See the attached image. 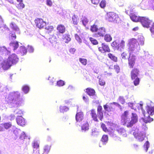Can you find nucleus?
<instances>
[{
    "mask_svg": "<svg viewBox=\"0 0 154 154\" xmlns=\"http://www.w3.org/2000/svg\"><path fill=\"white\" fill-rule=\"evenodd\" d=\"M128 45L129 52V57L128 58V65L130 68H133L135 63L136 57L132 55L131 53H135L140 50V47L137 39L134 38L129 39L128 41Z\"/></svg>",
    "mask_w": 154,
    "mask_h": 154,
    "instance_id": "f257e3e1",
    "label": "nucleus"
},
{
    "mask_svg": "<svg viewBox=\"0 0 154 154\" xmlns=\"http://www.w3.org/2000/svg\"><path fill=\"white\" fill-rule=\"evenodd\" d=\"M20 93L18 91L11 92L7 98V102L11 107H18L21 105L22 100L20 98Z\"/></svg>",
    "mask_w": 154,
    "mask_h": 154,
    "instance_id": "f03ea898",
    "label": "nucleus"
},
{
    "mask_svg": "<svg viewBox=\"0 0 154 154\" xmlns=\"http://www.w3.org/2000/svg\"><path fill=\"white\" fill-rule=\"evenodd\" d=\"M129 112L125 111L122 115V122L123 123V125H125L128 128L131 127L138 121L137 115L135 113H132L131 120L129 118Z\"/></svg>",
    "mask_w": 154,
    "mask_h": 154,
    "instance_id": "7ed1b4c3",
    "label": "nucleus"
},
{
    "mask_svg": "<svg viewBox=\"0 0 154 154\" xmlns=\"http://www.w3.org/2000/svg\"><path fill=\"white\" fill-rule=\"evenodd\" d=\"M144 117H142L141 119L145 123H150L153 121V119L150 117V115L152 116L154 114V106H148L147 109V112L145 113V111L143 110V104H140Z\"/></svg>",
    "mask_w": 154,
    "mask_h": 154,
    "instance_id": "20e7f679",
    "label": "nucleus"
},
{
    "mask_svg": "<svg viewBox=\"0 0 154 154\" xmlns=\"http://www.w3.org/2000/svg\"><path fill=\"white\" fill-rule=\"evenodd\" d=\"M139 72V70L137 68L133 69L131 72V79L132 80H134L133 83L135 86L138 85L140 82V79L138 77Z\"/></svg>",
    "mask_w": 154,
    "mask_h": 154,
    "instance_id": "39448f33",
    "label": "nucleus"
},
{
    "mask_svg": "<svg viewBox=\"0 0 154 154\" xmlns=\"http://www.w3.org/2000/svg\"><path fill=\"white\" fill-rule=\"evenodd\" d=\"M111 46L115 49L120 51H122L125 46V41L123 39L120 40L118 43L116 41L113 42L111 44Z\"/></svg>",
    "mask_w": 154,
    "mask_h": 154,
    "instance_id": "423d86ee",
    "label": "nucleus"
},
{
    "mask_svg": "<svg viewBox=\"0 0 154 154\" xmlns=\"http://www.w3.org/2000/svg\"><path fill=\"white\" fill-rule=\"evenodd\" d=\"M106 20L110 22H117L119 20L118 15L113 12H109L107 14L106 17Z\"/></svg>",
    "mask_w": 154,
    "mask_h": 154,
    "instance_id": "0eeeda50",
    "label": "nucleus"
},
{
    "mask_svg": "<svg viewBox=\"0 0 154 154\" xmlns=\"http://www.w3.org/2000/svg\"><path fill=\"white\" fill-rule=\"evenodd\" d=\"M139 22H140L143 26L144 27L148 28L151 24L152 21L147 18L144 17H141L140 18Z\"/></svg>",
    "mask_w": 154,
    "mask_h": 154,
    "instance_id": "6e6552de",
    "label": "nucleus"
},
{
    "mask_svg": "<svg viewBox=\"0 0 154 154\" xmlns=\"http://www.w3.org/2000/svg\"><path fill=\"white\" fill-rule=\"evenodd\" d=\"M7 59L12 65L16 64L19 60L17 55L15 54L10 55Z\"/></svg>",
    "mask_w": 154,
    "mask_h": 154,
    "instance_id": "1a4fd4ad",
    "label": "nucleus"
},
{
    "mask_svg": "<svg viewBox=\"0 0 154 154\" xmlns=\"http://www.w3.org/2000/svg\"><path fill=\"white\" fill-rule=\"evenodd\" d=\"M133 134L135 137L139 141H142L144 139L145 137V134L143 132H139L136 133L133 132Z\"/></svg>",
    "mask_w": 154,
    "mask_h": 154,
    "instance_id": "9d476101",
    "label": "nucleus"
},
{
    "mask_svg": "<svg viewBox=\"0 0 154 154\" xmlns=\"http://www.w3.org/2000/svg\"><path fill=\"white\" fill-rule=\"evenodd\" d=\"M120 134L122 135L124 137H126L127 136V134L126 133V131L123 128L115 126L114 128Z\"/></svg>",
    "mask_w": 154,
    "mask_h": 154,
    "instance_id": "9b49d317",
    "label": "nucleus"
},
{
    "mask_svg": "<svg viewBox=\"0 0 154 154\" xmlns=\"http://www.w3.org/2000/svg\"><path fill=\"white\" fill-rule=\"evenodd\" d=\"M35 22L37 26L39 28H43L45 26L46 23L40 18H38L35 20Z\"/></svg>",
    "mask_w": 154,
    "mask_h": 154,
    "instance_id": "f8f14e48",
    "label": "nucleus"
},
{
    "mask_svg": "<svg viewBox=\"0 0 154 154\" xmlns=\"http://www.w3.org/2000/svg\"><path fill=\"white\" fill-rule=\"evenodd\" d=\"M1 65V68L2 67L4 70H7L10 68L12 65L11 63H10L9 61L6 59L4 60Z\"/></svg>",
    "mask_w": 154,
    "mask_h": 154,
    "instance_id": "ddd939ff",
    "label": "nucleus"
},
{
    "mask_svg": "<svg viewBox=\"0 0 154 154\" xmlns=\"http://www.w3.org/2000/svg\"><path fill=\"white\" fill-rule=\"evenodd\" d=\"M89 125L88 122L86 121H83L81 125V130L82 132H86L89 129Z\"/></svg>",
    "mask_w": 154,
    "mask_h": 154,
    "instance_id": "4468645a",
    "label": "nucleus"
},
{
    "mask_svg": "<svg viewBox=\"0 0 154 154\" xmlns=\"http://www.w3.org/2000/svg\"><path fill=\"white\" fill-rule=\"evenodd\" d=\"M98 49L100 51L103 53L109 52L110 50L108 46L104 43H102L101 47H99Z\"/></svg>",
    "mask_w": 154,
    "mask_h": 154,
    "instance_id": "2eb2a0df",
    "label": "nucleus"
},
{
    "mask_svg": "<svg viewBox=\"0 0 154 154\" xmlns=\"http://www.w3.org/2000/svg\"><path fill=\"white\" fill-rule=\"evenodd\" d=\"M86 92L91 98L96 99L97 97L95 94V91L94 89L90 88H88L86 90Z\"/></svg>",
    "mask_w": 154,
    "mask_h": 154,
    "instance_id": "dca6fc26",
    "label": "nucleus"
},
{
    "mask_svg": "<svg viewBox=\"0 0 154 154\" xmlns=\"http://www.w3.org/2000/svg\"><path fill=\"white\" fill-rule=\"evenodd\" d=\"M0 28H1V31L2 33L4 32L5 31H8V28L6 25L4 24V22L2 17L0 16Z\"/></svg>",
    "mask_w": 154,
    "mask_h": 154,
    "instance_id": "f3484780",
    "label": "nucleus"
},
{
    "mask_svg": "<svg viewBox=\"0 0 154 154\" xmlns=\"http://www.w3.org/2000/svg\"><path fill=\"white\" fill-rule=\"evenodd\" d=\"M16 122L18 125L21 126H24L26 124L25 119L21 116H17L16 118Z\"/></svg>",
    "mask_w": 154,
    "mask_h": 154,
    "instance_id": "a211bd4d",
    "label": "nucleus"
},
{
    "mask_svg": "<svg viewBox=\"0 0 154 154\" xmlns=\"http://www.w3.org/2000/svg\"><path fill=\"white\" fill-rule=\"evenodd\" d=\"M131 20L134 22H137L140 21L141 17L137 15L136 13H131L129 15Z\"/></svg>",
    "mask_w": 154,
    "mask_h": 154,
    "instance_id": "6ab92c4d",
    "label": "nucleus"
},
{
    "mask_svg": "<svg viewBox=\"0 0 154 154\" xmlns=\"http://www.w3.org/2000/svg\"><path fill=\"white\" fill-rule=\"evenodd\" d=\"M75 119L77 122H80L84 119V115L82 112H77L75 116Z\"/></svg>",
    "mask_w": 154,
    "mask_h": 154,
    "instance_id": "aec40b11",
    "label": "nucleus"
},
{
    "mask_svg": "<svg viewBox=\"0 0 154 154\" xmlns=\"http://www.w3.org/2000/svg\"><path fill=\"white\" fill-rule=\"evenodd\" d=\"M106 32V30L105 28L104 27H100L98 29V32L97 33V36H104L105 33Z\"/></svg>",
    "mask_w": 154,
    "mask_h": 154,
    "instance_id": "412c9836",
    "label": "nucleus"
},
{
    "mask_svg": "<svg viewBox=\"0 0 154 154\" xmlns=\"http://www.w3.org/2000/svg\"><path fill=\"white\" fill-rule=\"evenodd\" d=\"M10 53V51L8 50L5 46L0 47V54H8Z\"/></svg>",
    "mask_w": 154,
    "mask_h": 154,
    "instance_id": "4be33fe9",
    "label": "nucleus"
},
{
    "mask_svg": "<svg viewBox=\"0 0 154 154\" xmlns=\"http://www.w3.org/2000/svg\"><path fill=\"white\" fill-rule=\"evenodd\" d=\"M10 45L11 47L13 48V49L14 51L19 47L18 42L17 41L12 42L10 43Z\"/></svg>",
    "mask_w": 154,
    "mask_h": 154,
    "instance_id": "5701e85b",
    "label": "nucleus"
},
{
    "mask_svg": "<svg viewBox=\"0 0 154 154\" xmlns=\"http://www.w3.org/2000/svg\"><path fill=\"white\" fill-rule=\"evenodd\" d=\"M10 27L13 30L17 32L18 33H20L19 29L14 23H11L10 24Z\"/></svg>",
    "mask_w": 154,
    "mask_h": 154,
    "instance_id": "b1692460",
    "label": "nucleus"
},
{
    "mask_svg": "<svg viewBox=\"0 0 154 154\" xmlns=\"http://www.w3.org/2000/svg\"><path fill=\"white\" fill-rule=\"evenodd\" d=\"M108 137L107 135H104L103 136L101 140V141L103 145H105L108 142Z\"/></svg>",
    "mask_w": 154,
    "mask_h": 154,
    "instance_id": "393cba45",
    "label": "nucleus"
},
{
    "mask_svg": "<svg viewBox=\"0 0 154 154\" xmlns=\"http://www.w3.org/2000/svg\"><path fill=\"white\" fill-rule=\"evenodd\" d=\"M90 114L94 121L96 122L98 121L97 116L94 110L93 109L91 110L90 111Z\"/></svg>",
    "mask_w": 154,
    "mask_h": 154,
    "instance_id": "a878e982",
    "label": "nucleus"
},
{
    "mask_svg": "<svg viewBox=\"0 0 154 154\" xmlns=\"http://www.w3.org/2000/svg\"><path fill=\"white\" fill-rule=\"evenodd\" d=\"M27 52L26 49L23 46H21L20 47L19 51L18 52V53L22 55H23L25 54Z\"/></svg>",
    "mask_w": 154,
    "mask_h": 154,
    "instance_id": "bb28decb",
    "label": "nucleus"
},
{
    "mask_svg": "<svg viewBox=\"0 0 154 154\" xmlns=\"http://www.w3.org/2000/svg\"><path fill=\"white\" fill-rule=\"evenodd\" d=\"M108 132L109 135L111 137L114 138H116L115 140H120V138L117 137L116 135L115 134L114 131H107Z\"/></svg>",
    "mask_w": 154,
    "mask_h": 154,
    "instance_id": "cd10ccee",
    "label": "nucleus"
},
{
    "mask_svg": "<svg viewBox=\"0 0 154 154\" xmlns=\"http://www.w3.org/2000/svg\"><path fill=\"white\" fill-rule=\"evenodd\" d=\"M57 30L60 33H63L65 31V28L64 26L62 25H59L57 28Z\"/></svg>",
    "mask_w": 154,
    "mask_h": 154,
    "instance_id": "c85d7f7f",
    "label": "nucleus"
},
{
    "mask_svg": "<svg viewBox=\"0 0 154 154\" xmlns=\"http://www.w3.org/2000/svg\"><path fill=\"white\" fill-rule=\"evenodd\" d=\"M63 37L64 42L66 43H68L71 40L69 35L68 34L63 35Z\"/></svg>",
    "mask_w": 154,
    "mask_h": 154,
    "instance_id": "c756f323",
    "label": "nucleus"
},
{
    "mask_svg": "<svg viewBox=\"0 0 154 154\" xmlns=\"http://www.w3.org/2000/svg\"><path fill=\"white\" fill-rule=\"evenodd\" d=\"M138 40L141 45H144V38L142 35H139L138 36Z\"/></svg>",
    "mask_w": 154,
    "mask_h": 154,
    "instance_id": "7c9ffc66",
    "label": "nucleus"
},
{
    "mask_svg": "<svg viewBox=\"0 0 154 154\" xmlns=\"http://www.w3.org/2000/svg\"><path fill=\"white\" fill-rule=\"evenodd\" d=\"M149 146V143L148 141H146L143 146V149L146 152H147Z\"/></svg>",
    "mask_w": 154,
    "mask_h": 154,
    "instance_id": "2f4dec72",
    "label": "nucleus"
},
{
    "mask_svg": "<svg viewBox=\"0 0 154 154\" xmlns=\"http://www.w3.org/2000/svg\"><path fill=\"white\" fill-rule=\"evenodd\" d=\"M98 29V27L96 25V23H95L92 26H91L90 30L92 32H96Z\"/></svg>",
    "mask_w": 154,
    "mask_h": 154,
    "instance_id": "473e14b6",
    "label": "nucleus"
},
{
    "mask_svg": "<svg viewBox=\"0 0 154 154\" xmlns=\"http://www.w3.org/2000/svg\"><path fill=\"white\" fill-rule=\"evenodd\" d=\"M108 55V57L111 60L115 62L117 61V58L113 54L111 53H109Z\"/></svg>",
    "mask_w": 154,
    "mask_h": 154,
    "instance_id": "72a5a7b5",
    "label": "nucleus"
},
{
    "mask_svg": "<svg viewBox=\"0 0 154 154\" xmlns=\"http://www.w3.org/2000/svg\"><path fill=\"white\" fill-rule=\"evenodd\" d=\"M60 111L61 112H66L69 110V108L66 106H60Z\"/></svg>",
    "mask_w": 154,
    "mask_h": 154,
    "instance_id": "f704fd0d",
    "label": "nucleus"
},
{
    "mask_svg": "<svg viewBox=\"0 0 154 154\" xmlns=\"http://www.w3.org/2000/svg\"><path fill=\"white\" fill-rule=\"evenodd\" d=\"M104 36V39L106 42H110L112 40V38L109 34H106Z\"/></svg>",
    "mask_w": 154,
    "mask_h": 154,
    "instance_id": "c9c22d12",
    "label": "nucleus"
},
{
    "mask_svg": "<svg viewBox=\"0 0 154 154\" xmlns=\"http://www.w3.org/2000/svg\"><path fill=\"white\" fill-rule=\"evenodd\" d=\"M29 87L27 85H24L22 88V91L25 94H27L29 92Z\"/></svg>",
    "mask_w": 154,
    "mask_h": 154,
    "instance_id": "e433bc0d",
    "label": "nucleus"
},
{
    "mask_svg": "<svg viewBox=\"0 0 154 154\" xmlns=\"http://www.w3.org/2000/svg\"><path fill=\"white\" fill-rule=\"evenodd\" d=\"M14 113H15V115L18 116H21L23 113L22 111L18 109H16L14 111Z\"/></svg>",
    "mask_w": 154,
    "mask_h": 154,
    "instance_id": "4c0bfd02",
    "label": "nucleus"
},
{
    "mask_svg": "<svg viewBox=\"0 0 154 154\" xmlns=\"http://www.w3.org/2000/svg\"><path fill=\"white\" fill-rule=\"evenodd\" d=\"M51 146L48 145H46L44 147V152L43 154H48V153L49 151Z\"/></svg>",
    "mask_w": 154,
    "mask_h": 154,
    "instance_id": "58836bf2",
    "label": "nucleus"
},
{
    "mask_svg": "<svg viewBox=\"0 0 154 154\" xmlns=\"http://www.w3.org/2000/svg\"><path fill=\"white\" fill-rule=\"evenodd\" d=\"M12 129L13 130L14 134L17 137L19 133L20 132V130L14 126H13Z\"/></svg>",
    "mask_w": 154,
    "mask_h": 154,
    "instance_id": "ea45409f",
    "label": "nucleus"
},
{
    "mask_svg": "<svg viewBox=\"0 0 154 154\" xmlns=\"http://www.w3.org/2000/svg\"><path fill=\"white\" fill-rule=\"evenodd\" d=\"M82 21L83 25L86 27V25L89 21L88 20L87 18L84 17L83 18Z\"/></svg>",
    "mask_w": 154,
    "mask_h": 154,
    "instance_id": "a19ab883",
    "label": "nucleus"
},
{
    "mask_svg": "<svg viewBox=\"0 0 154 154\" xmlns=\"http://www.w3.org/2000/svg\"><path fill=\"white\" fill-rule=\"evenodd\" d=\"M45 29L47 30V32L48 33H49L53 30L54 27L51 26H48L46 27Z\"/></svg>",
    "mask_w": 154,
    "mask_h": 154,
    "instance_id": "79ce46f5",
    "label": "nucleus"
},
{
    "mask_svg": "<svg viewBox=\"0 0 154 154\" xmlns=\"http://www.w3.org/2000/svg\"><path fill=\"white\" fill-rule=\"evenodd\" d=\"M79 60L83 65H86L87 63V60L85 59L79 58Z\"/></svg>",
    "mask_w": 154,
    "mask_h": 154,
    "instance_id": "37998d69",
    "label": "nucleus"
},
{
    "mask_svg": "<svg viewBox=\"0 0 154 154\" xmlns=\"http://www.w3.org/2000/svg\"><path fill=\"white\" fill-rule=\"evenodd\" d=\"M118 100L120 103L122 104H124L125 103V99L122 96H120L119 97Z\"/></svg>",
    "mask_w": 154,
    "mask_h": 154,
    "instance_id": "c03bdc74",
    "label": "nucleus"
},
{
    "mask_svg": "<svg viewBox=\"0 0 154 154\" xmlns=\"http://www.w3.org/2000/svg\"><path fill=\"white\" fill-rule=\"evenodd\" d=\"M72 19L73 21V23L74 25H77L78 23V20L75 16H73L72 17Z\"/></svg>",
    "mask_w": 154,
    "mask_h": 154,
    "instance_id": "a18cd8bd",
    "label": "nucleus"
},
{
    "mask_svg": "<svg viewBox=\"0 0 154 154\" xmlns=\"http://www.w3.org/2000/svg\"><path fill=\"white\" fill-rule=\"evenodd\" d=\"M11 126V124L10 123H5L3 124V126L6 129H8Z\"/></svg>",
    "mask_w": 154,
    "mask_h": 154,
    "instance_id": "49530a36",
    "label": "nucleus"
},
{
    "mask_svg": "<svg viewBox=\"0 0 154 154\" xmlns=\"http://www.w3.org/2000/svg\"><path fill=\"white\" fill-rule=\"evenodd\" d=\"M101 128L105 132H107L108 131L105 125L103 123H102L101 124Z\"/></svg>",
    "mask_w": 154,
    "mask_h": 154,
    "instance_id": "de8ad7c7",
    "label": "nucleus"
},
{
    "mask_svg": "<svg viewBox=\"0 0 154 154\" xmlns=\"http://www.w3.org/2000/svg\"><path fill=\"white\" fill-rule=\"evenodd\" d=\"M64 85V82L60 80L57 82V85L58 86L60 87L63 86Z\"/></svg>",
    "mask_w": 154,
    "mask_h": 154,
    "instance_id": "09e8293b",
    "label": "nucleus"
},
{
    "mask_svg": "<svg viewBox=\"0 0 154 154\" xmlns=\"http://www.w3.org/2000/svg\"><path fill=\"white\" fill-rule=\"evenodd\" d=\"M24 5L22 3V2H20L17 6V8L19 9H23L24 7Z\"/></svg>",
    "mask_w": 154,
    "mask_h": 154,
    "instance_id": "8fccbe9b",
    "label": "nucleus"
},
{
    "mask_svg": "<svg viewBox=\"0 0 154 154\" xmlns=\"http://www.w3.org/2000/svg\"><path fill=\"white\" fill-rule=\"evenodd\" d=\"M26 136L25 133L24 132H22L21 133L20 136V139L22 140H23L25 139H26Z\"/></svg>",
    "mask_w": 154,
    "mask_h": 154,
    "instance_id": "3c124183",
    "label": "nucleus"
},
{
    "mask_svg": "<svg viewBox=\"0 0 154 154\" xmlns=\"http://www.w3.org/2000/svg\"><path fill=\"white\" fill-rule=\"evenodd\" d=\"M49 41L51 43H53L55 42L56 41V39L55 36H51V37H50L49 38Z\"/></svg>",
    "mask_w": 154,
    "mask_h": 154,
    "instance_id": "603ef678",
    "label": "nucleus"
},
{
    "mask_svg": "<svg viewBox=\"0 0 154 154\" xmlns=\"http://www.w3.org/2000/svg\"><path fill=\"white\" fill-rule=\"evenodd\" d=\"M97 116L102 121L103 117V114L102 112H97Z\"/></svg>",
    "mask_w": 154,
    "mask_h": 154,
    "instance_id": "864d4df0",
    "label": "nucleus"
},
{
    "mask_svg": "<svg viewBox=\"0 0 154 154\" xmlns=\"http://www.w3.org/2000/svg\"><path fill=\"white\" fill-rule=\"evenodd\" d=\"M91 135L94 137H97L99 135V133L95 130H92Z\"/></svg>",
    "mask_w": 154,
    "mask_h": 154,
    "instance_id": "5fc2aeb1",
    "label": "nucleus"
},
{
    "mask_svg": "<svg viewBox=\"0 0 154 154\" xmlns=\"http://www.w3.org/2000/svg\"><path fill=\"white\" fill-rule=\"evenodd\" d=\"M89 39L91 42L94 45H95L98 44V42L96 40L92 38H90Z\"/></svg>",
    "mask_w": 154,
    "mask_h": 154,
    "instance_id": "6e6d98bb",
    "label": "nucleus"
},
{
    "mask_svg": "<svg viewBox=\"0 0 154 154\" xmlns=\"http://www.w3.org/2000/svg\"><path fill=\"white\" fill-rule=\"evenodd\" d=\"M100 6L101 8H104L106 5V1L105 0H102L100 4Z\"/></svg>",
    "mask_w": 154,
    "mask_h": 154,
    "instance_id": "4d7b16f0",
    "label": "nucleus"
},
{
    "mask_svg": "<svg viewBox=\"0 0 154 154\" xmlns=\"http://www.w3.org/2000/svg\"><path fill=\"white\" fill-rule=\"evenodd\" d=\"M75 39L77 41V42L79 43H80L82 42V40L80 38L79 35L77 34H76L75 35Z\"/></svg>",
    "mask_w": 154,
    "mask_h": 154,
    "instance_id": "13d9d810",
    "label": "nucleus"
},
{
    "mask_svg": "<svg viewBox=\"0 0 154 154\" xmlns=\"http://www.w3.org/2000/svg\"><path fill=\"white\" fill-rule=\"evenodd\" d=\"M27 50L30 53H32L34 51V48H33L32 46L29 45L28 46Z\"/></svg>",
    "mask_w": 154,
    "mask_h": 154,
    "instance_id": "bf43d9fd",
    "label": "nucleus"
},
{
    "mask_svg": "<svg viewBox=\"0 0 154 154\" xmlns=\"http://www.w3.org/2000/svg\"><path fill=\"white\" fill-rule=\"evenodd\" d=\"M48 80H50V84L51 85H53V82L55 81V79L54 78L51 77H49Z\"/></svg>",
    "mask_w": 154,
    "mask_h": 154,
    "instance_id": "052dcab7",
    "label": "nucleus"
},
{
    "mask_svg": "<svg viewBox=\"0 0 154 154\" xmlns=\"http://www.w3.org/2000/svg\"><path fill=\"white\" fill-rule=\"evenodd\" d=\"M47 5L49 6H51L52 5V2L51 0H46Z\"/></svg>",
    "mask_w": 154,
    "mask_h": 154,
    "instance_id": "680f3d73",
    "label": "nucleus"
},
{
    "mask_svg": "<svg viewBox=\"0 0 154 154\" xmlns=\"http://www.w3.org/2000/svg\"><path fill=\"white\" fill-rule=\"evenodd\" d=\"M33 146L34 148H37L39 147V144L37 142H35L33 144Z\"/></svg>",
    "mask_w": 154,
    "mask_h": 154,
    "instance_id": "e2e57ef3",
    "label": "nucleus"
},
{
    "mask_svg": "<svg viewBox=\"0 0 154 154\" xmlns=\"http://www.w3.org/2000/svg\"><path fill=\"white\" fill-rule=\"evenodd\" d=\"M100 0H91L92 4L94 5H97L100 2Z\"/></svg>",
    "mask_w": 154,
    "mask_h": 154,
    "instance_id": "0e129e2a",
    "label": "nucleus"
},
{
    "mask_svg": "<svg viewBox=\"0 0 154 154\" xmlns=\"http://www.w3.org/2000/svg\"><path fill=\"white\" fill-rule=\"evenodd\" d=\"M99 85L101 86L104 85L105 84V81L102 79H100L99 81Z\"/></svg>",
    "mask_w": 154,
    "mask_h": 154,
    "instance_id": "69168bd1",
    "label": "nucleus"
},
{
    "mask_svg": "<svg viewBox=\"0 0 154 154\" xmlns=\"http://www.w3.org/2000/svg\"><path fill=\"white\" fill-rule=\"evenodd\" d=\"M127 55V54L125 52H123L121 54L122 57L124 59H126V57Z\"/></svg>",
    "mask_w": 154,
    "mask_h": 154,
    "instance_id": "338daca9",
    "label": "nucleus"
},
{
    "mask_svg": "<svg viewBox=\"0 0 154 154\" xmlns=\"http://www.w3.org/2000/svg\"><path fill=\"white\" fill-rule=\"evenodd\" d=\"M150 30L152 34H154V23L152 24V26L150 28Z\"/></svg>",
    "mask_w": 154,
    "mask_h": 154,
    "instance_id": "774afa93",
    "label": "nucleus"
}]
</instances>
